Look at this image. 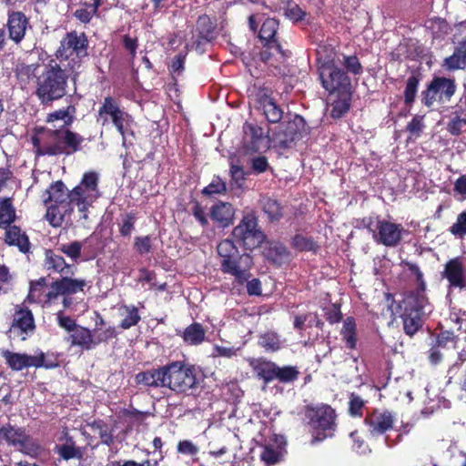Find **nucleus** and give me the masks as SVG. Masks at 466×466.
Segmentation results:
<instances>
[{"label": "nucleus", "mask_w": 466, "mask_h": 466, "mask_svg": "<svg viewBox=\"0 0 466 466\" xmlns=\"http://www.w3.org/2000/svg\"><path fill=\"white\" fill-rule=\"evenodd\" d=\"M83 248V242L75 240L68 243H62L57 247V249L69 258L73 262L81 260V252Z\"/></svg>", "instance_id": "a19ab883"}, {"label": "nucleus", "mask_w": 466, "mask_h": 466, "mask_svg": "<svg viewBox=\"0 0 466 466\" xmlns=\"http://www.w3.org/2000/svg\"><path fill=\"white\" fill-rule=\"evenodd\" d=\"M252 258L243 253L226 263H221V271L232 276V282L229 290L234 295H241L245 291V283L252 277Z\"/></svg>", "instance_id": "1a4fd4ad"}, {"label": "nucleus", "mask_w": 466, "mask_h": 466, "mask_svg": "<svg viewBox=\"0 0 466 466\" xmlns=\"http://www.w3.org/2000/svg\"><path fill=\"white\" fill-rule=\"evenodd\" d=\"M261 207L269 219H279L281 217V208L277 200L270 198H263L261 199Z\"/></svg>", "instance_id": "a18cd8bd"}, {"label": "nucleus", "mask_w": 466, "mask_h": 466, "mask_svg": "<svg viewBox=\"0 0 466 466\" xmlns=\"http://www.w3.org/2000/svg\"><path fill=\"white\" fill-rule=\"evenodd\" d=\"M66 340L71 346L80 347L84 350H90L95 348L93 331L80 325L66 338Z\"/></svg>", "instance_id": "5701e85b"}, {"label": "nucleus", "mask_w": 466, "mask_h": 466, "mask_svg": "<svg viewBox=\"0 0 466 466\" xmlns=\"http://www.w3.org/2000/svg\"><path fill=\"white\" fill-rule=\"evenodd\" d=\"M365 424L372 437H378L392 429L394 419L389 411L375 410L366 416Z\"/></svg>", "instance_id": "6ab92c4d"}, {"label": "nucleus", "mask_w": 466, "mask_h": 466, "mask_svg": "<svg viewBox=\"0 0 466 466\" xmlns=\"http://www.w3.org/2000/svg\"><path fill=\"white\" fill-rule=\"evenodd\" d=\"M233 236L241 241L246 249H253L263 241V234L258 229L257 219L252 215L245 216L233 229Z\"/></svg>", "instance_id": "f8f14e48"}, {"label": "nucleus", "mask_w": 466, "mask_h": 466, "mask_svg": "<svg viewBox=\"0 0 466 466\" xmlns=\"http://www.w3.org/2000/svg\"><path fill=\"white\" fill-rule=\"evenodd\" d=\"M279 29V22L274 18L266 19L259 30L258 37L264 47L281 54V46L276 37Z\"/></svg>", "instance_id": "412c9836"}, {"label": "nucleus", "mask_w": 466, "mask_h": 466, "mask_svg": "<svg viewBox=\"0 0 466 466\" xmlns=\"http://www.w3.org/2000/svg\"><path fill=\"white\" fill-rule=\"evenodd\" d=\"M423 116L416 115L413 116L410 122L407 125V131L410 134V137H418L423 131L425 125L423 122Z\"/></svg>", "instance_id": "4d7b16f0"}, {"label": "nucleus", "mask_w": 466, "mask_h": 466, "mask_svg": "<svg viewBox=\"0 0 466 466\" xmlns=\"http://www.w3.org/2000/svg\"><path fill=\"white\" fill-rule=\"evenodd\" d=\"M133 122V117L125 110L113 121V125L122 136L124 145L126 143V136L131 132Z\"/></svg>", "instance_id": "79ce46f5"}, {"label": "nucleus", "mask_w": 466, "mask_h": 466, "mask_svg": "<svg viewBox=\"0 0 466 466\" xmlns=\"http://www.w3.org/2000/svg\"><path fill=\"white\" fill-rule=\"evenodd\" d=\"M93 334L95 335V348L102 343L106 342L111 339L116 337V330L115 327L108 326L105 329L95 328L93 330Z\"/></svg>", "instance_id": "8fccbe9b"}, {"label": "nucleus", "mask_w": 466, "mask_h": 466, "mask_svg": "<svg viewBox=\"0 0 466 466\" xmlns=\"http://www.w3.org/2000/svg\"><path fill=\"white\" fill-rule=\"evenodd\" d=\"M217 250L220 258V264L235 259L237 257L241 255L234 242L230 239H224L220 241L218 245Z\"/></svg>", "instance_id": "c9c22d12"}, {"label": "nucleus", "mask_w": 466, "mask_h": 466, "mask_svg": "<svg viewBox=\"0 0 466 466\" xmlns=\"http://www.w3.org/2000/svg\"><path fill=\"white\" fill-rule=\"evenodd\" d=\"M230 176H231L232 183L235 186H237L238 187H241L243 186L245 179H246V173L241 167H239L238 165H231Z\"/></svg>", "instance_id": "e2e57ef3"}, {"label": "nucleus", "mask_w": 466, "mask_h": 466, "mask_svg": "<svg viewBox=\"0 0 466 466\" xmlns=\"http://www.w3.org/2000/svg\"><path fill=\"white\" fill-rule=\"evenodd\" d=\"M319 74L322 86L329 93L350 89V82L346 73L338 67L333 58H318Z\"/></svg>", "instance_id": "6e6552de"}, {"label": "nucleus", "mask_w": 466, "mask_h": 466, "mask_svg": "<svg viewBox=\"0 0 466 466\" xmlns=\"http://www.w3.org/2000/svg\"><path fill=\"white\" fill-rule=\"evenodd\" d=\"M245 289L249 296H259L262 293L260 280L256 278H250L245 283Z\"/></svg>", "instance_id": "774afa93"}, {"label": "nucleus", "mask_w": 466, "mask_h": 466, "mask_svg": "<svg viewBox=\"0 0 466 466\" xmlns=\"http://www.w3.org/2000/svg\"><path fill=\"white\" fill-rule=\"evenodd\" d=\"M72 275H65L55 281V289L63 295H72L82 291L87 282L83 279H73Z\"/></svg>", "instance_id": "c756f323"}, {"label": "nucleus", "mask_w": 466, "mask_h": 466, "mask_svg": "<svg viewBox=\"0 0 466 466\" xmlns=\"http://www.w3.org/2000/svg\"><path fill=\"white\" fill-rule=\"evenodd\" d=\"M404 232L405 229L401 224L379 219L376 223V228L373 230L372 238L378 244L393 248L400 243Z\"/></svg>", "instance_id": "4468645a"}, {"label": "nucleus", "mask_w": 466, "mask_h": 466, "mask_svg": "<svg viewBox=\"0 0 466 466\" xmlns=\"http://www.w3.org/2000/svg\"><path fill=\"white\" fill-rule=\"evenodd\" d=\"M74 111V108L71 106H68L66 109H59L48 115L47 122H60L58 126L54 125V127L64 128L65 127L69 126L73 122L72 113Z\"/></svg>", "instance_id": "ea45409f"}, {"label": "nucleus", "mask_w": 466, "mask_h": 466, "mask_svg": "<svg viewBox=\"0 0 466 466\" xmlns=\"http://www.w3.org/2000/svg\"><path fill=\"white\" fill-rule=\"evenodd\" d=\"M42 199L46 207V219L55 228L62 226L75 207L68 198V189L62 181L53 183L45 191Z\"/></svg>", "instance_id": "20e7f679"}, {"label": "nucleus", "mask_w": 466, "mask_h": 466, "mask_svg": "<svg viewBox=\"0 0 466 466\" xmlns=\"http://www.w3.org/2000/svg\"><path fill=\"white\" fill-rule=\"evenodd\" d=\"M404 309L414 311L420 316L429 315L432 306L425 295V286H420L416 291L410 292L403 300Z\"/></svg>", "instance_id": "aec40b11"}, {"label": "nucleus", "mask_w": 466, "mask_h": 466, "mask_svg": "<svg viewBox=\"0 0 466 466\" xmlns=\"http://www.w3.org/2000/svg\"><path fill=\"white\" fill-rule=\"evenodd\" d=\"M0 439L5 441L21 452L31 457H36L41 451V446L22 428L5 425L0 428Z\"/></svg>", "instance_id": "9d476101"}, {"label": "nucleus", "mask_w": 466, "mask_h": 466, "mask_svg": "<svg viewBox=\"0 0 466 466\" xmlns=\"http://www.w3.org/2000/svg\"><path fill=\"white\" fill-rule=\"evenodd\" d=\"M197 29L199 33V39L197 41L198 48L202 43L209 42L214 37L215 26L208 15H202L198 19Z\"/></svg>", "instance_id": "72a5a7b5"}, {"label": "nucleus", "mask_w": 466, "mask_h": 466, "mask_svg": "<svg viewBox=\"0 0 466 466\" xmlns=\"http://www.w3.org/2000/svg\"><path fill=\"white\" fill-rule=\"evenodd\" d=\"M423 316L419 315L414 311H403L402 319H403V328L404 331L407 335L412 336L415 334L418 329L421 327V318Z\"/></svg>", "instance_id": "4c0bfd02"}, {"label": "nucleus", "mask_w": 466, "mask_h": 466, "mask_svg": "<svg viewBox=\"0 0 466 466\" xmlns=\"http://www.w3.org/2000/svg\"><path fill=\"white\" fill-rule=\"evenodd\" d=\"M243 131V145L248 153H257L268 147V138L260 127L246 123Z\"/></svg>", "instance_id": "dca6fc26"}, {"label": "nucleus", "mask_w": 466, "mask_h": 466, "mask_svg": "<svg viewBox=\"0 0 466 466\" xmlns=\"http://www.w3.org/2000/svg\"><path fill=\"white\" fill-rule=\"evenodd\" d=\"M261 460L267 464H275L279 461L280 451L270 446H266L261 452Z\"/></svg>", "instance_id": "052dcab7"}, {"label": "nucleus", "mask_w": 466, "mask_h": 466, "mask_svg": "<svg viewBox=\"0 0 466 466\" xmlns=\"http://www.w3.org/2000/svg\"><path fill=\"white\" fill-rule=\"evenodd\" d=\"M263 107L264 114L269 122L277 123L282 118L281 109L272 100L265 102Z\"/></svg>", "instance_id": "3c124183"}, {"label": "nucleus", "mask_w": 466, "mask_h": 466, "mask_svg": "<svg viewBox=\"0 0 466 466\" xmlns=\"http://www.w3.org/2000/svg\"><path fill=\"white\" fill-rule=\"evenodd\" d=\"M136 381L146 387L168 388L177 393H186L198 384L197 369L182 361L139 372Z\"/></svg>", "instance_id": "f257e3e1"}, {"label": "nucleus", "mask_w": 466, "mask_h": 466, "mask_svg": "<svg viewBox=\"0 0 466 466\" xmlns=\"http://www.w3.org/2000/svg\"><path fill=\"white\" fill-rule=\"evenodd\" d=\"M356 329L355 319L348 317L344 320L340 334L349 349H355L357 345Z\"/></svg>", "instance_id": "e433bc0d"}, {"label": "nucleus", "mask_w": 466, "mask_h": 466, "mask_svg": "<svg viewBox=\"0 0 466 466\" xmlns=\"http://www.w3.org/2000/svg\"><path fill=\"white\" fill-rule=\"evenodd\" d=\"M443 277L449 281L450 287L466 289L464 258L457 257L450 259L444 267Z\"/></svg>", "instance_id": "a211bd4d"}, {"label": "nucleus", "mask_w": 466, "mask_h": 466, "mask_svg": "<svg viewBox=\"0 0 466 466\" xmlns=\"http://www.w3.org/2000/svg\"><path fill=\"white\" fill-rule=\"evenodd\" d=\"M35 329L33 313L27 308L17 306L8 333L11 339L25 340Z\"/></svg>", "instance_id": "ddd939ff"}, {"label": "nucleus", "mask_w": 466, "mask_h": 466, "mask_svg": "<svg viewBox=\"0 0 466 466\" xmlns=\"http://www.w3.org/2000/svg\"><path fill=\"white\" fill-rule=\"evenodd\" d=\"M182 338L187 344L197 346L205 340L206 330L200 323L194 322L184 329Z\"/></svg>", "instance_id": "473e14b6"}, {"label": "nucleus", "mask_w": 466, "mask_h": 466, "mask_svg": "<svg viewBox=\"0 0 466 466\" xmlns=\"http://www.w3.org/2000/svg\"><path fill=\"white\" fill-rule=\"evenodd\" d=\"M442 66L448 71L466 68V39L459 44L451 56L444 59Z\"/></svg>", "instance_id": "7c9ffc66"}, {"label": "nucleus", "mask_w": 466, "mask_h": 466, "mask_svg": "<svg viewBox=\"0 0 466 466\" xmlns=\"http://www.w3.org/2000/svg\"><path fill=\"white\" fill-rule=\"evenodd\" d=\"M299 370L296 367L292 366H285V367H279L277 365L276 370V379L279 382L282 383H289L296 380L299 377Z\"/></svg>", "instance_id": "49530a36"}, {"label": "nucleus", "mask_w": 466, "mask_h": 466, "mask_svg": "<svg viewBox=\"0 0 466 466\" xmlns=\"http://www.w3.org/2000/svg\"><path fill=\"white\" fill-rule=\"evenodd\" d=\"M123 310V319L120 322V327L123 329H128L133 326H136L141 319L137 309L133 305H125L121 308Z\"/></svg>", "instance_id": "58836bf2"}, {"label": "nucleus", "mask_w": 466, "mask_h": 466, "mask_svg": "<svg viewBox=\"0 0 466 466\" xmlns=\"http://www.w3.org/2000/svg\"><path fill=\"white\" fill-rule=\"evenodd\" d=\"M454 198L460 201L466 200V174L461 176L454 183Z\"/></svg>", "instance_id": "0e129e2a"}, {"label": "nucleus", "mask_w": 466, "mask_h": 466, "mask_svg": "<svg viewBox=\"0 0 466 466\" xmlns=\"http://www.w3.org/2000/svg\"><path fill=\"white\" fill-rule=\"evenodd\" d=\"M351 100V91L345 90L336 92L335 95H330V115L333 118H339L350 109Z\"/></svg>", "instance_id": "a878e982"}, {"label": "nucleus", "mask_w": 466, "mask_h": 466, "mask_svg": "<svg viewBox=\"0 0 466 466\" xmlns=\"http://www.w3.org/2000/svg\"><path fill=\"white\" fill-rule=\"evenodd\" d=\"M97 10L98 8L92 4L85 3L75 11L74 15L80 22L86 24L90 22L95 15H96Z\"/></svg>", "instance_id": "09e8293b"}, {"label": "nucleus", "mask_w": 466, "mask_h": 466, "mask_svg": "<svg viewBox=\"0 0 466 466\" xmlns=\"http://www.w3.org/2000/svg\"><path fill=\"white\" fill-rule=\"evenodd\" d=\"M227 190L226 183L218 177H216L212 181L203 188L202 193L207 196L216 194H223Z\"/></svg>", "instance_id": "864d4df0"}, {"label": "nucleus", "mask_w": 466, "mask_h": 466, "mask_svg": "<svg viewBox=\"0 0 466 466\" xmlns=\"http://www.w3.org/2000/svg\"><path fill=\"white\" fill-rule=\"evenodd\" d=\"M83 137L66 128L44 130L32 137L37 155H71L80 149Z\"/></svg>", "instance_id": "f03ea898"}, {"label": "nucleus", "mask_w": 466, "mask_h": 466, "mask_svg": "<svg viewBox=\"0 0 466 466\" xmlns=\"http://www.w3.org/2000/svg\"><path fill=\"white\" fill-rule=\"evenodd\" d=\"M1 356L5 359L8 367L14 371H20L25 368L48 367L45 365V354L39 352L35 355L13 352L8 350H2Z\"/></svg>", "instance_id": "2eb2a0df"}, {"label": "nucleus", "mask_w": 466, "mask_h": 466, "mask_svg": "<svg viewBox=\"0 0 466 466\" xmlns=\"http://www.w3.org/2000/svg\"><path fill=\"white\" fill-rule=\"evenodd\" d=\"M364 400L358 395L352 393L350 398V413L352 416H362Z\"/></svg>", "instance_id": "69168bd1"}, {"label": "nucleus", "mask_w": 466, "mask_h": 466, "mask_svg": "<svg viewBox=\"0 0 466 466\" xmlns=\"http://www.w3.org/2000/svg\"><path fill=\"white\" fill-rule=\"evenodd\" d=\"M464 127H466V106L459 102L451 112L447 131L452 136H459Z\"/></svg>", "instance_id": "393cba45"}, {"label": "nucleus", "mask_w": 466, "mask_h": 466, "mask_svg": "<svg viewBox=\"0 0 466 466\" xmlns=\"http://www.w3.org/2000/svg\"><path fill=\"white\" fill-rule=\"evenodd\" d=\"M350 438L353 441L352 450L355 452L360 455H366L371 451L365 441L358 435L357 431L351 432Z\"/></svg>", "instance_id": "680f3d73"}, {"label": "nucleus", "mask_w": 466, "mask_h": 466, "mask_svg": "<svg viewBox=\"0 0 466 466\" xmlns=\"http://www.w3.org/2000/svg\"><path fill=\"white\" fill-rule=\"evenodd\" d=\"M292 245L294 248L300 251H311L317 248L316 243L311 238H308L302 235H296L293 238Z\"/></svg>", "instance_id": "5fc2aeb1"}, {"label": "nucleus", "mask_w": 466, "mask_h": 466, "mask_svg": "<svg viewBox=\"0 0 466 466\" xmlns=\"http://www.w3.org/2000/svg\"><path fill=\"white\" fill-rule=\"evenodd\" d=\"M428 28L431 31L434 38H442L448 35L451 27L442 18L435 17L428 21Z\"/></svg>", "instance_id": "37998d69"}, {"label": "nucleus", "mask_w": 466, "mask_h": 466, "mask_svg": "<svg viewBox=\"0 0 466 466\" xmlns=\"http://www.w3.org/2000/svg\"><path fill=\"white\" fill-rule=\"evenodd\" d=\"M56 61L51 60L37 78L36 96L43 104L57 100L66 95L68 76Z\"/></svg>", "instance_id": "39448f33"}, {"label": "nucleus", "mask_w": 466, "mask_h": 466, "mask_svg": "<svg viewBox=\"0 0 466 466\" xmlns=\"http://www.w3.org/2000/svg\"><path fill=\"white\" fill-rule=\"evenodd\" d=\"M249 365L266 384L276 379L277 364L275 362L264 359H252L249 360Z\"/></svg>", "instance_id": "cd10ccee"}, {"label": "nucleus", "mask_w": 466, "mask_h": 466, "mask_svg": "<svg viewBox=\"0 0 466 466\" xmlns=\"http://www.w3.org/2000/svg\"><path fill=\"white\" fill-rule=\"evenodd\" d=\"M46 279L44 278L38 279L35 282H32L30 285L29 294L27 300L35 303H44V294L46 293L45 288Z\"/></svg>", "instance_id": "c03bdc74"}, {"label": "nucleus", "mask_w": 466, "mask_h": 466, "mask_svg": "<svg viewBox=\"0 0 466 466\" xmlns=\"http://www.w3.org/2000/svg\"><path fill=\"white\" fill-rule=\"evenodd\" d=\"M99 197L98 191V174L94 171L84 174L81 182L68 191V198L78 211L83 213V218H86V210L94 201Z\"/></svg>", "instance_id": "0eeeda50"}, {"label": "nucleus", "mask_w": 466, "mask_h": 466, "mask_svg": "<svg viewBox=\"0 0 466 466\" xmlns=\"http://www.w3.org/2000/svg\"><path fill=\"white\" fill-rule=\"evenodd\" d=\"M88 40L84 33L69 32L61 40L56 57L74 76L80 72L84 60L88 56Z\"/></svg>", "instance_id": "7ed1b4c3"}, {"label": "nucleus", "mask_w": 466, "mask_h": 466, "mask_svg": "<svg viewBox=\"0 0 466 466\" xmlns=\"http://www.w3.org/2000/svg\"><path fill=\"white\" fill-rule=\"evenodd\" d=\"M57 324L70 335L79 325L69 316L64 314L63 310L56 313Z\"/></svg>", "instance_id": "6e6d98bb"}, {"label": "nucleus", "mask_w": 466, "mask_h": 466, "mask_svg": "<svg viewBox=\"0 0 466 466\" xmlns=\"http://www.w3.org/2000/svg\"><path fill=\"white\" fill-rule=\"evenodd\" d=\"M419 80L415 76H410L406 82L404 90V101L407 105H411L416 97Z\"/></svg>", "instance_id": "603ef678"}, {"label": "nucleus", "mask_w": 466, "mask_h": 466, "mask_svg": "<svg viewBox=\"0 0 466 466\" xmlns=\"http://www.w3.org/2000/svg\"><path fill=\"white\" fill-rule=\"evenodd\" d=\"M134 247L136 250L141 254H147L151 251L152 248V238L150 236H145V237H137L135 238Z\"/></svg>", "instance_id": "bf43d9fd"}, {"label": "nucleus", "mask_w": 466, "mask_h": 466, "mask_svg": "<svg viewBox=\"0 0 466 466\" xmlns=\"http://www.w3.org/2000/svg\"><path fill=\"white\" fill-rule=\"evenodd\" d=\"M258 345L268 352H275L282 348V340L277 332L267 331L258 337Z\"/></svg>", "instance_id": "f704fd0d"}, {"label": "nucleus", "mask_w": 466, "mask_h": 466, "mask_svg": "<svg viewBox=\"0 0 466 466\" xmlns=\"http://www.w3.org/2000/svg\"><path fill=\"white\" fill-rule=\"evenodd\" d=\"M123 110L113 97L106 96L98 110V121H101L103 126L109 121L113 123Z\"/></svg>", "instance_id": "2f4dec72"}, {"label": "nucleus", "mask_w": 466, "mask_h": 466, "mask_svg": "<svg viewBox=\"0 0 466 466\" xmlns=\"http://www.w3.org/2000/svg\"><path fill=\"white\" fill-rule=\"evenodd\" d=\"M15 217V209L9 199L0 202V227L10 225Z\"/></svg>", "instance_id": "de8ad7c7"}, {"label": "nucleus", "mask_w": 466, "mask_h": 466, "mask_svg": "<svg viewBox=\"0 0 466 466\" xmlns=\"http://www.w3.org/2000/svg\"><path fill=\"white\" fill-rule=\"evenodd\" d=\"M235 208L228 202L219 201L210 208V218L223 227H228L233 222Z\"/></svg>", "instance_id": "bb28decb"}, {"label": "nucleus", "mask_w": 466, "mask_h": 466, "mask_svg": "<svg viewBox=\"0 0 466 466\" xmlns=\"http://www.w3.org/2000/svg\"><path fill=\"white\" fill-rule=\"evenodd\" d=\"M28 25V19L22 12H11L8 15L6 27L9 39L19 44L25 37Z\"/></svg>", "instance_id": "4be33fe9"}, {"label": "nucleus", "mask_w": 466, "mask_h": 466, "mask_svg": "<svg viewBox=\"0 0 466 466\" xmlns=\"http://www.w3.org/2000/svg\"><path fill=\"white\" fill-rule=\"evenodd\" d=\"M456 91V84L453 79L435 76L430 82L427 89L422 92V103L431 107L434 103H445L451 100Z\"/></svg>", "instance_id": "9b49d317"}, {"label": "nucleus", "mask_w": 466, "mask_h": 466, "mask_svg": "<svg viewBox=\"0 0 466 466\" xmlns=\"http://www.w3.org/2000/svg\"><path fill=\"white\" fill-rule=\"evenodd\" d=\"M306 416L315 441H321L333 435L336 428V414L330 406L322 404L309 407Z\"/></svg>", "instance_id": "423d86ee"}, {"label": "nucleus", "mask_w": 466, "mask_h": 466, "mask_svg": "<svg viewBox=\"0 0 466 466\" xmlns=\"http://www.w3.org/2000/svg\"><path fill=\"white\" fill-rule=\"evenodd\" d=\"M5 242L10 246H16L23 253H26L30 248L28 237L20 228L16 226H5Z\"/></svg>", "instance_id": "b1692460"}, {"label": "nucleus", "mask_w": 466, "mask_h": 466, "mask_svg": "<svg viewBox=\"0 0 466 466\" xmlns=\"http://www.w3.org/2000/svg\"><path fill=\"white\" fill-rule=\"evenodd\" d=\"M450 231L454 236L463 237L466 235V210L458 215L456 222L451 227Z\"/></svg>", "instance_id": "13d9d810"}, {"label": "nucleus", "mask_w": 466, "mask_h": 466, "mask_svg": "<svg viewBox=\"0 0 466 466\" xmlns=\"http://www.w3.org/2000/svg\"><path fill=\"white\" fill-rule=\"evenodd\" d=\"M58 466H82L83 450L68 438L63 444L56 446Z\"/></svg>", "instance_id": "f3484780"}, {"label": "nucleus", "mask_w": 466, "mask_h": 466, "mask_svg": "<svg viewBox=\"0 0 466 466\" xmlns=\"http://www.w3.org/2000/svg\"><path fill=\"white\" fill-rule=\"evenodd\" d=\"M46 263L48 269H53L61 277L74 275L76 271V267L74 264L66 263L62 256L56 255L51 250L46 252Z\"/></svg>", "instance_id": "c85d7f7f"}, {"label": "nucleus", "mask_w": 466, "mask_h": 466, "mask_svg": "<svg viewBox=\"0 0 466 466\" xmlns=\"http://www.w3.org/2000/svg\"><path fill=\"white\" fill-rule=\"evenodd\" d=\"M136 222V216L133 213L127 214L122 219V225L120 228V233L122 236H130L134 230V225Z\"/></svg>", "instance_id": "338daca9"}]
</instances>
